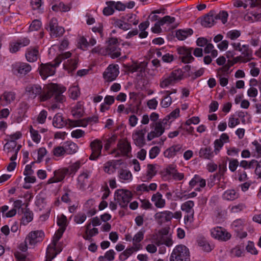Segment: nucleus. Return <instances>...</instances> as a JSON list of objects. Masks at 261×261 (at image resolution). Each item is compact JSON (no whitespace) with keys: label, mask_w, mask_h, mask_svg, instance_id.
I'll return each mask as SVG.
<instances>
[{"label":"nucleus","mask_w":261,"mask_h":261,"mask_svg":"<svg viewBox=\"0 0 261 261\" xmlns=\"http://www.w3.org/2000/svg\"><path fill=\"white\" fill-rule=\"evenodd\" d=\"M29 97L35 98L40 95V101H45L51 97L57 102L63 103L66 100L65 96L63 94L66 91V88L57 84H51L42 91L41 87L37 84H30L25 88Z\"/></svg>","instance_id":"f257e3e1"},{"label":"nucleus","mask_w":261,"mask_h":261,"mask_svg":"<svg viewBox=\"0 0 261 261\" xmlns=\"http://www.w3.org/2000/svg\"><path fill=\"white\" fill-rule=\"evenodd\" d=\"M71 56V53L70 51H67L59 55L55 59L54 64L50 63H42L39 67V73L42 79L45 80L48 76L54 75L55 73V68L57 67L62 60L68 59Z\"/></svg>","instance_id":"f03ea898"},{"label":"nucleus","mask_w":261,"mask_h":261,"mask_svg":"<svg viewBox=\"0 0 261 261\" xmlns=\"http://www.w3.org/2000/svg\"><path fill=\"white\" fill-rule=\"evenodd\" d=\"M170 261H191L189 248L182 244L175 246L171 253Z\"/></svg>","instance_id":"7ed1b4c3"},{"label":"nucleus","mask_w":261,"mask_h":261,"mask_svg":"<svg viewBox=\"0 0 261 261\" xmlns=\"http://www.w3.org/2000/svg\"><path fill=\"white\" fill-rule=\"evenodd\" d=\"M182 76L183 73L181 69H175L172 71L167 77L161 81L160 86L162 88H166L181 80L182 79Z\"/></svg>","instance_id":"20e7f679"},{"label":"nucleus","mask_w":261,"mask_h":261,"mask_svg":"<svg viewBox=\"0 0 261 261\" xmlns=\"http://www.w3.org/2000/svg\"><path fill=\"white\" fill-rule=\"evenodd\" d=\"M132 195L128 190L118 189L116 191L114 195L115 200L119 203L121 207H126L132 199Z\"/></svg>","instance_id":"39448f33"},{"label":"nucleus","mask_w":261,"mask_h":261,"mask_svg":"<svg viewBox=\"0 0 261 261\" xmlns=\"http://www.w3.org/2000/svg\"><path fill=\"white\" fill-rule=\"evenodd\" d=\"M194 203L192 200L187 201L181 205V210L187 214L184 217L185 223H192L194 221V211L193 206Z\"/></svg>","instance_id":"423d86ee"},{"label":"nucleus","mask_w":261,"mask_h":261,"mask_svg":"<svg viewBox=\"0 0 261 261\" xmlns=\"http://www.w3.org/2000/svg\"><path fill=\"white\" fill-rule=\"evenodd\" d=\"M192 47L181 46L177 49L178 54L180 56V58L184 63H191L194 60V58L192 56Z\"/></svg>","instance_id":"0eeeda50"},{"label":"nucleus","mask_w":261,"mask_h":261,"mask_svg":"<svg viewBox=\"0 0 261 261\" xmlns=\"http://www.w3.org/2000/svg\"><path fill=\"white\" fill-rule=\"evenodd\" d=\"M92 153L89 156L90 160H95L101 155L102 143L101 140L95 139L90 145Z\"/></svg>","instance_id":"6e6552de"},{"label":"nucleus","mask_w":261,"mask_h":261,"mask_svg":"<svg viewBox=\"0 0 261 261\" xmlns=\"http://www.w3.org/2000/svg\"><path fill=\"white\" fill-rule=\"evenodd\" d=\"M119 73L117 65H110L103 73V78L107 81H113L116 79Z\"/></svg>","instance_id":"1a4fd4ad"},{"label":"nucleus","mask_w":261,"mask_h":261,"mask_svg":"<svg viewBox=\"0 0 261 261\" xmlns=\"http://www.w3.org/2000/svg\"><path fill=\"white\" fill-rule=\"evenodd\" d=\"M151 127H154V130H151L148 134L147 140L151 141L154 138L161 136L165 132V127L162 126L161 123L153 122L150 124Z\"/></svg>","instance_id":"9d476101"},{"label":"nucleus","mask_w":261,"mask_h":261,"mask_svg":"<svg viewBox=\"0 0 261 261\" xmlns=\"http://www.w3.org/2000/svg\"><path fill=\"white\" fill-rule=\"evenodd\" d=\"M211 235L215 239L223 241H227L231 237V234L221 227H217L212 229Z\"/></svg>","instance_id":"9b49d317"},{"label":"nucleus","mask_w":261,"mask_h":261,"mask_svg":"<svg viewBox=\"0 0 261 261\" xmlns=\"http://www.w3.org/2000/svg\"><path fill=\"white\" fill-rule=\"evenodd\" d=\"M154 218L158 224L161 225L163 223L171 220L172 219V212L169 211L158 212L155 214Z\"/></svg>","instance_id":"f8f14e48"},{"label":"nucleus","mask_w":261,"mask_h":261,"mask_svg":"<svg viewBox=\"0 0 261 261\" xmlns=\"http://www.w3.org/2000/svg\"><path fill=\"white\" fill-rule=\"evenodd\" d=\"M44 236V232L41 230L31 231L26 237V240H28L30 245H34L41 241Z\"/></svg>","instance_id":"ddd939ff"},{"label":"nucleus","mask_w":261,"mask_h":261,"mask_svg":"<svg viewBox=\"0 0 261 261\" xmlns=\"http://www.w3.org/2000/svg\"><path fill=\"white\" fill-rule=\"evenodd\" d=\"M214 18V10H211L201 18V24L205 28H211L216 23Z\"/></svg>","instance_id":"4468645a"},{"label":"nucleus","mask_w":261,"mask_h":261,"mask_svg":"<svg viewBox=\"0 0 261 261\" xmlns=\"http://www.w3.org/2000/svg\"><path fill=\"white\" fill-rule=\"evenodd\" d=\"M13 68L20 74L25 75L32 69L30 64L27 63L18 62L13 65Z\"/></svg>","instance_id":"2eb2a0df"},{"label":"nucleus","mask_w":261,"mask_h":261,"mask_svg":"<svg viewBox=\"0 0 261 261\" xmlns=\"http://www.w3.org/2000/svg\"><path fill=\"white\" fill-rule=\"evenodd\" d=\"M25 56L26 59L28 62H34L36 61L39 56L38 47H31L28 48Z\"/></svg>","instance_id":"dca6fc26"},{"label":"nucleus","mask_w":261,"mask_h":261,"mask_svg":"<svg viewBox=\"0 0 261 261\" xmlns=\"http://www.w3.org/2000/svg\"><path fill=\"white\" fill-rule=\"evenodd\" d=\"M182 151V146L180 144H177L167 149L164 151V155L166 158H171L176 155L178 153H181Z\"/></svg>","instance_id":"f3484780"},{"label":"nucleus","mask_w":261,"mask_h":261,"mask_svg":"<svg viewBox=\"0 0 261 261\" xmlns=\"http://www.w3.org/2000/svg\"><path fill=\"white\" fill-rule=\"evenodd\" d=\"M117 147L122 155L128 156V153L131 151V146L129 142L126 140H120L117 144Z\"/></svg>","instance_id":"a211bd4d"},{"label":"nucleus","mask_w":261,"mask_h":261,"mask_svg":"<svg viewBox=\"0 0 261 261\" xmlns=\"http://www.w3.org/2000/svg\"><path fill=\"white\" fill-rule=\"evenodd\" d=\"M109 55L112 59H115L121 55L120 49L117 45H108L105 49V55Z\"/></svg>","instance_id":"6ab92c4d"},{"label":"nucleus","mask_w":261,"mask_h":261,"mask_svg":"<svg viewBox=\"0 0 261 261\" xmlns=\"http://www.w3.org/2000/svg\"><path fill=\"white\" fill-rule=\"evenodd\" d=\"M56 244H54L53 242L51 244L48 245L46 250V259L45 261H51V260L56 257L57 254L61 251V250L58 251H56Z\"/></svg>","instance_id":"aec40b11"},{"label":"nucleus","mask_w":261,"mask_h":261,"mask_svg":"<svg viewBox=\"0 0 261 261\" xmlns=\"http://www.w3.org/2000/svg\"><path fill=\"white\" fill-rule=\"evenodd\" d=\"M146 66L147 63L144 62H142L138 64H134L132 65H127L126 66L125 68L127 71L132 73L136 71L142 72L145 71Z\"/></svg>","instance_id":"412c9836"},{"label":"nucleus","mask_w":261,"mask_h":261,"mask_svg":"<svg viewBox=\"0 0 261 261\" xmlns=\"http://www.w3.org/2000/svg\"><path fill=\"white\" fill-rule=\"evenodd\" d=\"M241 52L243 57L242 62H247L251 59L252 50L249 48V45H243L240 50Z\"/></svg>","instance_id":"4be33fe9"},{"label":"nucleus","mask_w":261,"mask_h":261,"mask_svg":"<svg viewBox=\"0 0 261 261\" xmlns=\"http://www.w3.org/2000/svg\"><path fill=\"white\" fill-rule=\"evenodd\" d=\"M151 201L154 202L155 206L158 208H162L165 205V200L163 199L162 194L159 192H157L152 196Z\"/></svg>","instance_id":"5701e85b"},{"label":"nucleus","mask_w":261,"mask_h":261,"mask_svg":"<svg viewBox=\"0 0 261 261\" xmlns=\"http://www.w3.org/2000/svg\"><path fill=\"white\" fill-rule=\"evenodd\" d=\"M142 132L138 131L133 135V138L135 144L140 147H142L145 144L144 135L141 133Z\"/></svg>","instance_id":"b1692460"},{"label":"nucleus","mask_w":261,"mask_h":261,"mask_svg":"<svg viewBox=\"0 0 261 261\" xmlns=\"http://www.w3.org/2000/svg\"><path fill=\"white\" fill-rule=\"evenodd\" d=\"M144 233L142 231L137 232L133 239V246L135 247L136 251H138L142 248L140 242L143 239Z\"/></svg>","instance_id":"393cba45"},{"label":"nucleus","mask_w":261,"mask_h":261,"mask_svg":"<svg viewBox=\"0 0 261 261\" xmlns=\"http://www.w3.org/2000/svg\"><path fill=\"white\" fill-rule=\"evenodd\" d=\"M79 59L77 57L68 60L66 64H64V68L69 71H73L75 70L77 67Z\"/></svg>","instance_id":"a878e982"},{"label":"nucleus","mask_w":261,"mask_h":261,"mask_svg":"<svg viewBox=\"0 0 261 261\" xmlns=\"http://www.w3.org/2000/svg\"><path fill=\"white\" fill-rule=\"evenodd\" d=\"M199 156L206 159H211L213 157L214 154L211 147L201 148L199 152Z\"/></svg>","instance_id":"bb28decb"},{"label":"nucleus","mask_w":261,"mask_h":261,"mask_svg":"<svg viewBox=\"0 0 261 261\" xmlns=\"http://www.w3.org/2000/svg\"><path fill=\"white\" fill-rule=\"evenodd\" d=\"M64 148L66 153L71 154L77 151V146L72 142L67 141L64 144Z\"/></svg>","instance_id":"cd10ccee"},{"label":"nucleus","mask_w":261,"mask_h":261,"mask_svg":"<svg viewBox=\"0 0 261 261\" xmlns=\"http://www.w3.org/2000/svg\"><path fill=\"white\" fill-rule=\"evenodd\" d=\"M66 122L61 114H57L54 117L53 124L57 128H62L64 126Z\"/></svg>","instance_id":"c85d7f7f"},{"label":"nucleus","mask_w":261,"mask_h":261,"mask_svg":"<svg viewBox=\"0 0 261 261\" xmlns=\"http://www.w3.org/2000/svg\"><path fill=\"white\" fill-rule=\"evenodd\" d=\"M167 173L176 180H181L184 177V173L178 172L174 168L172 167H169L167 169Z\"/></svg>","instance_id":"c756f323"},{"label":"nucleus","mask_w":261,"mask_h":261,"mask_svg":"<svg viewBox=\"0 0 261 261\" xmlns=\"http://www.w3.org/2000/svg\"><path fill=\"white\" fill-rule=\"evenodd\" d=\"M193 33L192 29L179 30L176 33V37L179 40H185L188 36L191 35Z\"/></svg>","instance_id":"7c9ffc66"},{"label":"nucleus","mask_w":261,"mask_h":261,"mask_svg":"<svg viewBox=\"0 0 261 261\" xmlns=\"http://www.w3.org/2000/svg\"><path fill=\"white\" fill-rule=\"evenodd\" d=\"M22 213L24 215L21 219V221L23 224L25 225L33 220V214L29 208H25L24 211L22 210Z\"/></svg>","instance_id":"2f4dec72"},{"label":"nucleus","mask_w":261,"mask_h":261,"mask_svg":"<svg viewBox=\"0 0 261 261\" xmlns=\"http://www.w3.org/2000/svg\"><path fill=\"white\" fill-rule=\"evenodd\" d=\"M214 15L215 16L214 19H215V22H217V20H221L223 24H225L227 21V17L228 14L226 11H222L219 13H217L214 10Z\"/></svg>","instance_id":"473e14b6"},{"label":"nucleus","mask_w":261,"mask_h":261,"mask_svg":"<svg viewBox=\"0 0 261 261\" xmlns=\"http://www.w3.org/2000/svg\"><path fill=\"white\" fill-rule=\"evenodd\" d=\"M239 194L234 190H228L223 194V198L227 200H233L238 198Z\"/></svg>","instance_id":"72a5a7b5"},{"label":"nucleus","mask_w":261,"mask_h":261,"mask_svg":"<svg viewBox=\"0 0 261 261\" xmlns=\"http://www.w3.org/2000/svg\"><path fill=\"white\" fill-rule=\"evenodd\" d=\"M88 178V172H83L79 176L77 181L80 188H84L87 185Z\"/></svg>","instance_id":"f704fd0d"},{"label":"nucleus","mask_w":261,"mask_h":261,"mask_svg":"<svg viewBox=\"0 0 261 261\" xmlns=\"http://www.w3.org/2000/svg\"><path fill=\"white\" fill-rule=\"evenodd\" d=\"M198 245L202 248V249L206 252L211 251V247L206 239L203 237H199L197 240Z\"/></svg>","instance_id":"c9c22d12"},{"label":"nucleus","mask_w":261,"mask_h":261,"mask_svg":"<svg viewBox=\"0 0 261 261\" xmlns=\"http://www.w3.org/2000/svg\"><path fill=\"white\" fill-rule=\"evenodd\" d=\"M54 174L55 178L57 179V181H61L65 178L67 174H68V170L66 169V168L60 169L56 170L54 172Z\"/></svg>","instance_id":"e433bc0d"},{"label":"nucleus","mask_w":261,"mask_h":261,"mask_svg":"<svg viewBox=\"0 0 261 261\" xmlns=\"http://www.w3.org/2000/svg\"><path fill=\"white\" fill-rule=\"evenodd\" d=\"M51 9L54 11L67 12L70 10V7L60 2L59 4L53 5Z\"/></svg>","instance_id":"4c0bfd02"},{"label":"nucleus","mask_w":261,"mask_h":261,"mask_svg":"<svg viewBox=\"0 0 261 261\" xmlns=\"http://www.w3.org/2000/svg\"><path fill=\"white\" fill-rule=\"evenodd\" d=\"M16 146L17 143L15 141L10 140L4 145V150L7 153L13 152L14 153V150Z\"/></svg>","instance_id":"58836bf2"},{"label":"nucleus","mask_w":261,"mask_h":261,"mask_svg":"<svg viewBox=\"0 0 261 261\" xmlns=\"http://www.w3.org/2000/svg\"><path fill=\"white\" fill-rule=\"evenodd\" d=\"M115 254V252L113 250H110L106 252L103 256H99L98 259L99 261H112L114 259Z\"/></svg>","instance_id":"ea45409f"},{"label":"nucleus","mask_w":261,"mask_h":261,"mask_svg":"<svg viewBox=\"0 0 261 261\" xmlns=\"http://www.w3.org/2000/svg\"><path fill=\"white\" fill-rule=\"evenodd\" d=\"M156 171L155 167L152 164H148L147 170L146 175V180H150L156 174Z\"/></svg>","instance_id":"a19ab883"},{"label":"nucleus","mask_w":261,"mask_h":261,"mask_svg":"<svg viewBox=\"0 0 261 261\" xmlns=\"http://www.w3.org/2000/svg\"><path fill=\"white\" fill-rule=\"evenodd\" d=\"M114 24L115 27H117L124 31L128 30L132 28L131 24L124 22L120 19H117L115 21Z\"/></svg>","instance_id":"79ce46f5"},{"label":"nucleus","mask_w":261,"mask_h":261,"mask_svg":"<svg viewBox=\"0 0 261 261\" xmlns=\"http://www.w3.org/2000/svg\"><path fill=\"white\" fill-rule=\"evenodd\" d=\"M90 122H92V118L90 117H88L85 119H83L82 120H79L76 121H72L73 124L72 125L74 126H83L86 127L88 125V123Z\"/></svg>","instance_id":"37998d69"},{"label":"nucleus","mask_w":261,"mask_h":261,"mask_svg":"<svg viewBox=\"0 0 261 261\" xmlns=\"http://www.w3.org/2000/svg\"><path fill=\"white\" fill-rule=\"evenodd\" d=\"M119 177L122 180H129L132 177V175L131 172L125 169H121L119 172Z\"/></svg>","instance_id":"c03bdc74"},{"label":"nucleus","mask_w":261,"mask_h":261,"mask_svg":"<svg viewBox=\"0 0 261 261\" xmlns=\"http://www.w3.org/2000/svg\"><path fill=\"white\" fill-rule=\"evenodd\" d=\"M81 163L80 161H77L75 163L72 164L69 166L68 168H66L68 170V173L69 175L74 174L80 168Z\"/></svg>","instance_id":"a18cd8bd"},{"label":"nucleus","mask_w":261,"mask_h":261,"mask_svg":"<svg viewBox=\"0 0 261 261\" xmlns=\"http://www.w3.org/2000/svg\"><path fill=\"white\" fill-rule=\"evenodd\" d=\"M57 224L60 227L59 228H64L66 229L67 224V218L66 217L62 214L58 218Z\"/></svg>","instance_id":"49530a36"},{"label":"nucleus","mask_w":261,"mask_h":261,"mask_svg":"<svg viewBox=\"0 0 261 261\" xmlns=\"http://www.w3.org/2000/svg\"><path fill=\"white\" fill-rule=\"evenodd\" d=\"M52 152L54 155L57 157L63 156L66 153L64 146L55 147Z\"/></svg>","instance_id":"de8ad7c7"},{"label":"nucleus","mask_w":261,"mask_h":261,"mask_svg":"<svg viewBox=\"0 0 261 261\" xmlns=\"http://www.w3.org/2000/svg\"><path fill=\"white\" fill-rule=\"evenodd\" d=\"M244 253V247L241 246H238L231 250V254L236 257H241Z\"/></svg>","instance_id":"09e8293b"},{"label":"nucleus","mask_w":261,"mask_h":261,"mask_svg":"<svg viewBox=\"0 0 261 261\" xmlns=\"http://www.w3.org/2000/svg\"><path fill=\"white\" fill-rule=\"evenodd\" d=\"M110 1H108L106 2V4L107 5V7L104 8L103 9V14L105 15L109 16L113 14L114 12V8L113 5H110L109 3Z\"/></svg>","instance_id":"8fccbe9b"},{"label":"nucleus","mask_w":261,"mask_h":261,"mask_svg":"<svg viewBox=\"0 0 261 261\" xmlns=\"http://www.w3.org/2000/svg\"><path fill=\"white\" fill-rule=\"evenodd\" d=\"M30 132L31 135L32 140L34 142L38 143L41 139L40 135L38 133L39 132L33 129L32 126H30Z\"/></svg>","instance_id":"3c124183"},{"label":"nucleus","mask_w":261,"mask_h":261,"mask_svg":"<svg viewBox=\"0 0 261 261\" xmlns=\"http://www.w3.org/2000/svg\"><path fill=\"white\" fill-rule=\"evenodd\" d=\"M160 23L164 25L165 24H170L174 23L175 21V17H171L169 15H166L160 19Z\"/></svg>","instance_id":"603ef678"},{"label":"nucleus","mask_w":261,"mask_h":261,"mask_svg":"<svg viewBox=\"0 0 261 261\" xmlns=\"http://www.w3.org/2000/svg\"><path fill=\"white\" fill-rule=\"evenodd\" d=\"M246 250L248 252H249L251 254L256 255L258 253V251L255 247L254 244L253 242H248V244L246 247Z\"/></svg>","instance_id":"864d4df0"},{"label":"nucleus","mask_w":261,"mask_h":261,"mask_svg":"<svg viewBox=\"0 0 261 261\" xmlns=\"http://www.w3.org/2000/svg\"><path fill=\"white\" fill-rule=\"evenodd\" d=\"M116 139L117 136L115 135H114L110 138L104 140V142H106V144L104 146L105 149L106 150H109L111 144L115 143V141L116 140Z\"/></svg>","instance_id":"5fc2aeb1"},{"label":"nucleus","mask_w":261,"mask_h":261,"mask_svg":"<svg viewBox=\"0 0 261 261\" xmlns=\"http://www.w3.org/2000/svg\"><path fill=\"white\" fill-rule=\"evenodd\" d=\"M64 29L60 26H57L55 29L50 33L51 35L53 37H57L63 35L64 33Z\"/></svg>","instance_id":"6e6d98bb"},{"label":"nucleus","mask_w":261,"mask_h":261,"mask_svg":"<svg viewBox=\"0 0 261 261\" xmlns=\"http://www.w3.org/2000/svg\"><path fill=\"white\" fill-rule=\"evenodd\" d=\"M4 99L7 103H10L15 99V94L12 92H5L3 95Z\"/></svg>","instance_id":"4d7b16f0"},{"label":"nucleus","mask_w":261,"mask_h":261,"mask_svg":"<svg viewBox=\"0 0 261 261\" xmlns=\"http://www.w3.org/2000/svg\"><path fill=\"white\" fill-rule=\"evenodd\" d=\"M172 103V98L170 96L165 95L161 102V105L163 108L169 107Z\"/></svg>","instance_id":"13d9d810"},{"label":"nucleus","mask_w":261,"mask_h":261,"mask_svg":"<svg viewBox=\"0 0 261 261\" xmlns=\"http://www.w3.org/2000/svg\"><path fill=\"white\" fill-rule=\"evenodd\" d=\"M65 230L64 228H59L56 233L55 234L52 242L54 243V244H57L58 241L62 237L64 232Z\"/></svg>","instance_id":"bf43d9fd"},{"label":"nucleus","mask_w":261,"mask_h":261,"mask_svg":"<svg viewBox=\"0 0 261 261\" xmlns=\"http://www.w3.org/2000/svg\"><path fill=\"white\" fill-rule=\"evenodd\" d=\"M227 159L229 161L228 166L229 169L231 172H234L239 166V161L237 159H229V158H227Z\"/></svg>","instance_id":"052dcab7"},{"label":"nucleus","mask_w":261,"mask_h":261,"mask_svg":"<svg viewBox=\"0 0 261 261\" xmlns=\"http://www.w3.org/2000/svg\"><path fill=\"white\" fill-rule=\"evenodd\" d=\"M110 5H112L114 6V8L118 11H124L126 8V6L125 4L122 3L120 2H115L114 1H110L109 3Z\"/></svg>","instance_id":"680f3d73"},{"label":"nucleus","mask_w":261,"mask_h":261,"mask_svg":"<svg viewBox=\"0 0 261 261\" xmlns=\"http://www.w3.org/2000/svg\"><path fill=\"white\" fill-rule=\"evenodd\" d=\"M226 165V162H224L222 164H220L219 165V173L215 175L214 177H218L219 176H223L227 170Z\"/></svg>","instance_id":"e2e57ef3"},{"label":"nucleus","mask_w":261,"mask_h":261,"mask_svg":"<svg viewBox=\"0 0 261 261\" xmlns=\"http://www.w3.org/2000/svg\"><path fill=\"white\" fill-rule=\"evenodd\" d=\"M41 26V22L37 19H35L32 21L29 27L30 31H38Z\"/></svg>","instance_id":"0e129e2a"},{"label":"nucleus","mask_w":261,"mask_h":261,"mask_svg":"<svg viewBox=\"0 0 261 261\" xmlns=\"http://www.w3.org/2000/svg\"><path fill=\"white\" fill-rule=\"evenodd\" d=\"M241 35L240 31L238 30H232L227 33V37L231 40H235Z\"/></svg>","instance_id":"69168bd1"},{"label":"nucleus","mask_w":261,"mask_h":261,"mask_svg":"<svg viewBox=\"0 0 261 261\" xmlns=\"http://www.w3.org/2000/svg\"><path fill=\"white\" fill-rule=\"evenodd\" d=\"M21 46L18 41L13 42L10 43L9 50L11 53H15L20 48Z\"/></svg>","instance_id":"338daca9"},{"label":"nucleus","mask_w":261,"mask_h":261,"mask_svg":"<svg viewBox=\"0 0 261 261\" xmlns=\"http://www.w3.org/2000/svg\"><path fill=\"white\" fill-rule=\"evenodd\" d=\"M86 219V216L83 213H79L74 216V220L77 224L83 223Z\"/></svg>","instance_id":"774afa93"}]
</instances>
